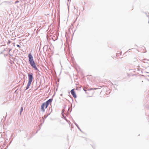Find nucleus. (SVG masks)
Listing matches in <instances>:
<instances>
[{
    "mask_svg": "<svg viewBox=\"0 0 149 149\" xmlns=\"http://www.w3.org/2000/svg\"><path fill=\"white\" fill-rule=\"evenodd\" d=\"M29 61L31 66L35 70L37 69L35 62L33 61V58L31 54H29L28 55Z\"/></svg>",
    "mask_w": 149,
    "mask_h": 149,
    "instance_id": "f257e3e1",
    "label": "nucleus"
},
{
    "mask_svg": "<svg viewBox=\"0 0 149 149\" xmlns=\"http://www.w3.org/2000/svg\"><path fill=\"white\" fill-rule=\"evenodd\" d=\"M28 82L26 87V90L28 89L29 88L33 78L32 73H28Z\"/></svg>",
    "mask_w": 149,
    "mask_h": 149,
    "instance_id": "f03ea898",
    "label": "nucleus"
},
{
    "mask_svg": "<svg viewBox=\"0 0 149 149\" xmlns=\"http://www.w3.org/2000/svg\"><path fill=\"white\" fill-rule=\"evenodd\" d=\"M49 104V103H43L41 106V109L44 111V109L47 107Z\"/></svg>",
    "mask_w": 149,
    "mask_h": 149,
    "instance_id": "7ed1b4c3",
    "label": "nucleus"
},
{
    "mask_svg": "<svg viewBox=\"0 0 149 149\" xmlns=\"http://www.w3.org/2000/svg\"><path fill=\"white\" fill-rule=\"evenodd\" d=\"M71 93L72 95L73 96V97H76V95L74 92V89H72L71 90Z\"/></svg>",
    "mask_w": 149,
    "mask_h": 149,
    "instance_id": "20e7f679",
    "label": "nucleus"
},
{
    "mask_svg": "<svg viewBox=\"0 0 149 149\" xmlns=\"http://www.w3.org/2000/svg\"><path fill=\"white\" fill-rule=\"evenodd\" d=\"M52 99H49L48 100H47L46 102H51L52 101Z\"/></svg>",
    "mask_w": 149,
    "mask_h": 149,
    "instance_id": "39448f33",
    "label": "nucleus"
},
{
    "mask_svg": "<svg viewBox=\"0 0 149 149\" xmlns=\"http://www.w3.org/2000/svg\"><path fill=\"white\" fill-rule=\"evenodd\" d=\"M83 90H84V91L86 92V89H87V88L85 87H83Z\"/></svg>",
    "mask_w": 149,
    "mask_h": 149,
    "instance_id": "423d86ee",
    "label": "nucleus"
},
{
    "mask_svg": "<svg viewBox=\"0 0 149 149\" xmlns=\"http://www.w3.org/2000/svg\"><path fill=\"white\" fill-rule=\"evenodd\" d=\"M23 108L22 107L21 108V111H20V114H21V113L23 111Z\"/></svg>",
    "mask_w": 149,
    "mask_h": 149,
    "instance_id": "0eeeda50",
    "label": "nucleus"
},
{
    "mask_svg": "<svg viewBox=\"0 0 149 149\" xmlns=\"http://www.w3.org/2000/svg\"><path fill=\"white\" fill-rule=\"evenodd\" d=\"M10 40H8V42L7 43V44H10Z\"/></svg>",
    "mask_w": 149,
    "mask_h": 149,
    "instance_id": "6e6552de",
    "label": "nucleus"
},
{
    "mask_svg": "<svg viewBox=\"0 0 149 149\" xmlns=\"http://www.w3.org/2000/svg\"><path fill=\"white\" fill-rule=\"evenodd\" d=\"M19 2V1H16L15 2V3H18Z\"/></svg>",
    "mask_w": 149,
    "mask_h": 149,
    "instance_id": "1a4fd4ad",
    "label": "nucleus"
},
{
    "mask_svg": "<svg viewBox=\"0 0 149 149\" xmlns=\"http://www.w3.org/2000/svg\"><path fill=\"white\" fill-rule=\"evenodd\" d=\"M17 47H20L19 46V45H17Z\"/></svg>",
    "mask_w": 149,
    "mask_h": 149,
    "instance_id": "9d476101",
    "label": "nucleus"
}]
</instances>
